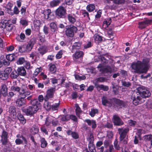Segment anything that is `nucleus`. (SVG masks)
<instances>
[{
    "label": "nucleus",
    "mask_w": 152,
    "mask_h": 152,
    "mask_svg": "<svg viewBox=\"0 0 152 152\" xmlns=\"http://www.w3.org/2000/svg\"><path fill=\"white\" fill-rule=\"evenodd\" d=\"M150 59L147 58H144L142 61L137 60L136 62H133L131 67L133 72L137 74H145L149 68Z\"/></svg>",
    "instance_id": "1"
},
{
    "label": "nucleus",
    "mask_w": 152,
    "mask_h": 152,
    "mask_svg": "<svg viewBox=\"0 0 152 152\" xmlns=\"http://www.w3.org/2000/svg\"><path fill=\"white\" fill-rule=\"evenodd\" d=\"M31 106H29L23 110V112L27 115L32 116L36 113L39 108L41 106V104L37 99H34L30 101Z\"/></svg>",
    "instance_id": "2"
},
{
    "label": "nucleus",
    "mask_w": 152,
    "mask_h": 152,
    "mask_svg": "<svg viewBox=\"0 0 152 152\" xmlns=\"http://www.w3.org/2000/svg\"><path fill=\"white\" fill-rule=\"evenodd\" d=\"M129 128H118V131L120 135L119 137V143L123 146L127 144L128 141V133L129 131Z\"/></svg>",
    "instance_id": "3"
},
{
    "label": "nucleus",
    "mask_w": 152,
    "mask_h": 152,
    "mask_svg": "<svg viewBox=\"0 0 152 152\" xmlns=\"http://www.w3.org/2000/svg\"><path fill=\"white\" fill-rule=\"evenodd\" d=\"M137 93L143 99L144 98L148 97L150 96L151 93L147 88L143 86H141L137 88Z\"/></svg>",
    "instance_id": "4"
},
{
    "label": "nucleus",
    "mask_w": 152,
    "mask_h": 152,
    "mask_svg": "<svg viewBox=\"0 0 152 152\" xmlns=\"http://www.w3.org/2000/svg\"><path fill=\"white\" fill-rule=\"evenodd\" d=\"M78 29L75 26L70 25L68 28H66L65 31V34L68 37H73L75 33L77 32Z\"/></svg>",
    "instance_id": "5"
},
{
    "label": "nucleus",
    "mask_w": 152,
    "mask_h": 152,
    "mask_svg": "<svg viewBox=\"0 0 152 152\" xmlns=\"http://www.w3.org/2000/svg\"><path fill=\"white\" fill-rule=\"evenodd\" d=\"M131 99L132 100L133 104L135 105H137L144 101V100L136 92H134L132 94Z\"/></svg>",
    "instance_id": "6"
},
{
    "label": "nucleus",
    "mask_w": 152,
    "mask_h": 152,
    "mask_svg": "<svg viewBox=\"0 0 152 152\" xmlns=\"http://www.w3.org/2000/svg\"><path fill=\"white\" fill-rule=\"evenodd\" d=\"M66 10L62 6H59L56 10V15L58 18H64L66 16Z\"/></svg>",
    "instance_id": "7"
},
{
    "label": "nucleus",
    "mask_w": 152,
    "mask_h": 152,
    "mask_svg": "<svg viewBox=\"0 0 152 152\" xmlns=\"http://www.w3.org/2000/svg\"><path fill=\"white\" fill-rule=\"evenodd\" d=\"M113 107L114 108H122L125 106V102L123 100L116 98H113Z\"/></svg>",
    "instance_id": "8"
},
{
    "label": "nucleus",
    "mask_w": 152,
    "mask_h": 152,
    "mask_svg": "<svg viewBox=\"0 0 152 152\" xmlns=\"http://www.w3.org/2000/svg\"><path fill=\"white\" fill-rule=\"evenodd\" d=\"M60 116L61 117V120L63 121H69L70 119L75 122H77L78 121L77 118V117L72 114L62 115Z\"/></svg>",
    "instance_id": "9"
},
{
    "label": "nucleus",
    "mask_w": 152,
    "mask_h": 152,
    "mask_svg": "<svg viewBox=\"0 0 152 152\" xmlns=\"http://www.w3.org/2000/svg\"><path fill=\"white\" fill-rule=\"evenodd\" d=\"M55 91L56 88L54 87L48 88L46 92V95L45 96V101L47 102L49 99L53 98Z\"/></svg>",
    "instance_id": "10"
},
{
    "label": "nucleus",
    "mask_w": 152,
    "mask_h": 152,
    "mask_svg": "<svg viewBox=\"0 0 152 152\" xmlns=\"http://www.w3.org/2000/svg\"><path fill=\"white\" fill-rule=\"evenodd\" d=\"M27 87L24 86L21 87V89L19 93V96L20 97L25 99V98L28 96L31 93L29 90H27Z\"/></svg>",
    "instance_id": "11"
},
{
    "label": "nucleus",
    "mask_w": 152,
    "mask_h": 152,
    "mask_svg": "<svg viewBox=\"0 0 152 152\" xmlns=\"http://www.w3.org/2000/svg\"><path fill=\"white\" fill-rule=\"evenodd\" d=\"M113 98L107 99L106 96H104L101 99L102 104L104 106H107L109 107H111L113 106Z\"/></svg>",
    "instance_id": "12"
},
{
    "label": "nucleus",
    "mask_w": 152,
    "mask_h": 152,
    "mask_svg": "<svg viewBox=\"0 0 152 152\" xmlns=\"http://www.w3.org/2000/svg\"><path fill=\"white\" fill-rule=\"evenodd\" d=\"M1 140L2 144L3 145H6L8 142V133L4 130H3L1 135Z\"/></svg>",
    "instance_id": "13"
},
{
    "label": "nucleus",
    "mask_w": 152,
    "mask_h": 152,
    "mask_svg": "<svg viewBox=\"0 0 152 152\" xmlns=\"http://www.w3.org/2000/svg\"><path fill=\"white\" fill-rule=\"evenodd\" d=\"M113 120L114 125L120 126L124 124V123L122 120L117 115H114Z\"/></svg>",
    "instance_id": "14"
},
{
    "label": "nucleus",
    "mask_w": 152,
    "mask_h": 152,
    "mask_svg": "<svg viewBox=\"0 0 152 152\" xmlns=\"http://www.w3.org/2000/svg\"><path fill=\"white\" fill-rule=\"evenodd\" d=\"M36 40L35 38H32L29 40L26 47V48L27 50L31 51L36 43Z\"/></svg>",
    "instance_id": "15"
},
{
    "label": "nucleus",
    "mask_w": 152,
    "mask_h": 152,
    "mask_svg": "<svg viewBox=\"0 0 152 152\" xmlns=\"http://www.w3.org/2000/svg\"><path fill=\"white\" fill-rule=\"evenodd\" d=\"M1 87L0 94H2L3 97H6L8 95V88L6 85L4 84H1Z\"/></svg>",
    "instance_id": "16"
},
{
    "label": "nucleus",
    "mask_w": 152,
    "mask_h": 152,
    "mask_svg": "<svg viewBox=\"0 0 152 152\" xmlns=\"http://www.w3.org/2000/svg\"><path fill=\"white\" fill-rule=\"evenodd\" d=\"M9 112L11 117L13 119L16 118L17 113L16 112V107L15 106H10L9 108Z\"/></svg>",
    "instance_id": "17"
},
{
    "label": "nucleus",
    "mask_w": 152,
    "mask_h": 152,
    "mask_svg": "<svg viewBox=\"0 0 152 152\" xmlns=\"http://www.w3.org/2000/svg\"><path fill=\"white\" fill-rule=\"evenodd\" d=\"M15 103L18 107H21L24 106L26 104V99L19 97L16 101Z\"/></svg>",
    "instance_id": "18"
},
{
    "label": "nucleus",
    "mask_w": 152,
    "mask_h": 152,
    "mask_svg": "<svg viewBox=\"0 0 152 152\" xmlns=\"http://www.w3.org/2000/svg\"><path fill=\"white\" fill-rule=\"evenodd\" d=\"M86 122L88 126H90L91 125V128L92 129H95L97 126L96 122L95 120H91L89 119H86L84 121Z\"/></svg>",
    "instance_id": "19"
},
{
    "label": "nucleus",
    "mask_w": 152,
    "mask_h": 152,
    "mask_svg": "<svg viewBox=\"0 0 152 152\" xmlns=\"http://www.w3.org/2000/svg\"><path fill=\"white\" fill-rule=\"evenodd\" d=\"M37 50L39 53L42 56L47 52V47L45 45L40 46L38 48Z\"/></svg>",
    "instance_id": "20"
},
{
    "label": "nucleus",
    "mask_w": 152,
    "mask_h": 152,
    "mask_svg": "<svg viewBox=\"0 0 152 152\" xmlns=\"http://www.w3.org/2000/svg\"><path fill=\"white\" fill-rule=\"evenodd\" d=\"M49 70V72L51 74H55L56 73L57 68L55 65L50 63L48 65Z\"/></svg>",
    "instance_id": "21"
},
{
    "label": "nucleus",
    "mask_w": 152,
    "mask_h": 152,
    "mask_svg": "<svg viewBox=\"0 0 152 152\" xmlns=\"http://www.w3.org/2000/svg\"><path fill=\"white\" fill-rule=\"evenodd\" d=\"M81 43L80 42H75L72 46L71 52L73 53L75 50L79 49L81 48Z\"/></svg>",
    "instance_id": "22"
},
{
    "label": "nucleus",
    "mask_w": 152,
    "mask_h": 152,
    "mask_svg": "<svg viewBox=\"0 0 152 152\" xmlns=\"http://www.w3.org/2000/svg\"><path fill=\"white\" fill-rule=\"evenodd\" d=\"M17 71L19 75L25 76L26 75V70L24 68L23 66L18 67Z\"/></svg>",
    "instance_id": "23"
},
{
    "label": "nucleus",
    "mask_w": 152,
    "mask_h": 152,
    "mask_svg": "<svg viewBox=\"0 0 152 152\" xmlns=\"http://www.w3.org/2000/svg\"><path fill=\"white\" fill-rule=\"evenodd\" d=\"M84 55V53L82 51H76L75 53L73 55V57L75 59H78L83 57Z\"/></svg>",
    "instance_id": "24"
},
{
    "label": "nucleus",
    "mask_w": 152,
    "mask_h": 152,
    "mask_svg": "<svg viewBox=\"0 0 152 152\" xmlns=\"http://www.w3.org/2000/svg\"><path fill=\"white\" fill-rule=\"evenodd\" d=\"M17 117L21 123L23 124L26 123V119L25 118L23 115L20 113H18Z\"/></svg>",
    "instance_id": "25"
},
{
    "label": "nucleus",
    "mask_w": 152,
    "mask_h": 152,
    "mask_svg": "<svg viewBox=\"0 0 152 152\" xmlns=\"http://www.w3.org/2000/svg\"><path fill=\"white\" fill-rule=\"evenodd\" d=\"M96 88L98 91L102 90L104 91H107L109 90V87L107 86H104L103 84L97 85Z\"/></svg>",
    "instance_id": "26"
},
{
    "label": "nucleus",
    "mask_w": 152,
    "mask_h": 152,
    "mask_svg": "<svg viewBox=\"0 0 152 152\" xmlns=\"http://www.w3.org/2000/svg\"><path fill=\"white\" fill-rule=\"evenodd\" d=\"M107 54H105L102 55H100L99 56L98 58L100 59L103 64H106L108 62V60L106 59L104 57V56H107Z\"/></svg>",
    "instance_id": "27"
},
{
    "label": "nucleus",
    "mask_w": 152,
    "mask_h": 152,
    "mask_svg": "<svg viewBox=\"0 0 152 152\" xmlns=\"http://www.w3.org/2000/svg\"><path fill=\"white\" fill-rule=\"evenodd\" d=\"M10 64V63L7 61L5 59H0V68L4 65L5 66H8Z\"/></svg>",
    "instance_id": "28"
},
{
    "label": "nucleus",
    "mask_w": 152,
    "mask_h": 152,
    "mask_svg": "<svg viewBox=\"0 0 152 152\" xmlns=\"http://www.w3.org/2000/svg\"><path fill=\"white\" fill-rule=\"evenodd\" d=\"M61 3L60 0H53L50 1V5L51 7H53L58 6Z\"/></svg>",
    "instance_id": "29"
},
{
    "label": "nucleus",
    "mask_w": 152,
    "mask_h": 152,
    "mask_svg": "<svg viewBox=\"0 0 152 152\" xmlns=\"http://www.w3.org/2000/svg\"><path fill=\"white\" fill-rule=\"evenodd\" d=\"M67 18L69 23L71 24H74L76 22V19L71 14H69L67 15Z\"/></svg>",
    "instance_id": "30"
},
{
    "label": "nucleus",
    "mask_w": 152,
    "mask_h": 152,
    "mask_svg": "<svg viewBox=\"0 0 152 152\" xmlns=\"http://www.w3.org/2000/svg\"><path fill=\"white\" fill-rule=\"evenodd\" d=\"M100 71L102 72L103 73H111L112 69L110 66H107L106 67H103L99 70Z\"/></svg>",
    "instance_id": "31"
},
{
    "label": "nucleus",
    "mask_w": 152,
    "mask_h": 152,
    "mask_svg": "<svg viewBox=\"0 0 152 152\" xmlns=\"http://www.w3.org/2000/svg\"><path fill=\"white\" fill-rule=\"evenodd\" d=\"M40 141L41 142V147L42 148H45L48 145V143L45 140V138L44 137H40Z\"/></svg>",
    "instance_id": "32"
},
{
    "label": "nucleus",
    "mask_w": 152,
    "mask_h": 152,
    "mask_svg": "<svg viewBox=\"0 0 152 152\" xmlns=\"http://www.w3.org/2000/svg\"><path fill=\"white\" fill-rule=\"evenodd\" d=\"M94 38L95 42L96 43L100 42L102 41V37L97 34L94 35Z\"/></svg>",
    "instance_id": "33"
},
{
    "label": "nucleus",
    "mask_w": 152,
    "mask_h": 152,
    "mask_svg": "<svg viewBox=\"0 0 152 152\" xmlns=\"http://www.w3.org/2000/svg\"><path fill=\"white\" fill-rule=\"evenodd\" d=\"M51 13V10L50 9L45 10H44L43 13L44 15L45 19H48L50 17V15Z\"/></svg>",
    "instance_id": "34"
},
{
    "label": "nucleus",
    "mask_w": 152,
    "mask_h": 152,
    "mask_svg": "<svg viewBox=\"0 0 152 152\" xmlns=\"http://www.w3.org/2000/svg\"><path fill=\"white\" fill-rule=\"evenodd\" d=\"M6 58L8 61H12L15 60L16 57L15 55L12 54H9L7 55L6 56Z\"/></svg>",
    "instance_id": "35"
},
{
    "label": "nucleus",
    "mask_w": 152,
    "mask_h": 152,
    "mask_svg": "<svg viewBox=\"0 0 152 152\" xmlns=\"http://www.w3.org/2000/svg\"><path fill=\"white\" fill-rule=\"evenodd\" d=\"M8 78L7 75L4 71H0V78L3 80H6Z\"/></svg>",
    "instance_id": "36"
},
{
    "label": "nucleus",
    "mask_w": 152,
    "mask_h": 152,
    "mask_svg": "<svg viewBox=\"0 0 152 152\" xmlns=\"http://www.w3.org/2000/svg\"><path fill=\"white\" fill-rule=\"evenodd\" d=\"M18 76V72L15 69L12 72L10 75V77L12 79L17 78Z\"/></svg>",
    "instance_id": "37"
},
{
    "label": "nucleus",
    "mask_w": 152,
    "mask_h": 152,
    "mask_svg": "<svg viewBox=\"0 0 152 152\" xmlns=\"http://www.w3.org/2000/svg\"><path fill=\"white\" fill-rule=\"evenodd\" d=\"M50 27L51 31L53 32H54L57 31V26L55 23L54 22L51 23L50 25Z\"/></svg>",
    "instance_id": "38"
},
{
    "label": "nucleus",
    "mask_w": 152,
    "mask_h": 152,
    "mask_svg": "<svg viewBox=\"0 0 152 152\" xmlns=\"http://www.w3.org/2000/svg\"><path fill=\"white\" fill-rule=\"evenodd\" d=\"M35 84L37 85L38 87L39 88H44V85L43 83H39V80L37 78H34V79Z\"/></svg>",
    "instance_id": "39"
},
{
    "label": "nucleus",
    "mask_w": 152,
    "mask_h": 152,
    "mask_svg": "<svg viewBox=\"0 0 152 152\" xmlns=\"http://www.w3.org/2000/svg\"><path fill=\"white\" fill-rule=\"evenodd\" d=\"M95 6L94 4H89L86 7V9L89 12L93 11L95 9Z\"/></svg>",
    "instance_id": "40"
},
{
    "label": "nucleus",
    "mask_w": 152,
    "mask_h": 152,
    "mask_svg": "<svg viewBox=\"0 0 152 152\" xmlns=\"http://www.w3.org/2000/svg\"><path fill=\"white\" fill-rule=\"evenodd\" d=\"M60 104V102L59 101L58 103H55L51 105V109L52 111L58 110L59 108Z\"/></svg>",
    "instance_id": "41"
},
{
    "label": "nucleus",
    "mask_w": 152,
    "mask_h": 152,
    "mask_svg": "<svg viewBox=\"0 0 152 152\" xmlns=\"http://www.w3.org/2000/svg\"><path fill=\"white\" fill-rule=\"evenodd\" d=\"M98 110L97 109L91 108L89 114L91 117H94L96 114L98 113Z\"/></svg>",
    "instance_id": "42"
},
{
    "label": "nucleus",
    "mask_w": 152,
    "mask_h": 152,
    "mask_svg": "<svg viewBox=\"0 0 152 152\" xmlns=\"http://www.w3.org/2000/svg\"><path fill=\"white\" fill-rule=\"evenodd\" d=\"M38 36L39 40L41 43H43L45 41V37L44 35L42 34L40 32H39Z\"/></svg>",
    "instance_id": "43"
},
{
    "label": "nucleus",
    "mask_w": 152,
    "mask_h": 152,
    "mask_svg": "<svg viewBox=\"0 0 152 152\" xmlns=\"http://www.w3.org/2000/svg\"><path fill=\"white\" fill-rule=\"evenodd\" d=\"M44 106L45 110L47 111H49L51 109V105L50 103L48 101L45 102Z\"/></svg>",
    "instance_id": "44"
},
{
    "label": "nucleus",
    "mask_w": 152,
    "mask_h": 152,
    "mask_svg": "<svg viewBox=\"0 0 152 152\" xmlns=\"http://www.w3.org/2000/svg\"><path fill=\"white\" fill-rule=\"evenodd\" d=\"M121 83L122 85L125 88H127L131 86V83L129 81H126L125 80H122Z\"/></svg>",
    "instance_id": "45"
},
{
    "label": "nucleus",
    "mask_w": 152,
    "mask_h": 152,
    "mask_svg": "<svg viewBox=\"0 0 152 152\" xmlns=\"http://www.w3.org/2000/svg\"><path fill=\"white\" fill-rule=\"evenodd\" d=\"M6 28L5 29L8 31H10L12 30V28L11 27L12 24L10 23V22L9 20H7V22H6Z\"/></svg>",
    "instance_id": "46"
},
{
    "label": "nucleus",
    "mask_w": 152,
    "mask_h": 152,
    "mask_svg": "<svg viewBox=\"0 0 152 152\" xmlns=\"http://www.w3.org/2000/svg\"><path fill=\"white\" fill-rule=\"evenodd\" d=\"M144 139L146 141H150L151 145V146H152V135H145L144 136Z\"/></svg>",
    "instance_id": "47"
},
{
    "label": "nucleus",
    "mask_w": 152,
    "mask_h": 152,
    "mask_svg": "<svg viewBox=\"0 0 152 152\" xmlns=\"http://www.w3.org/2000/svg\"><path fill=\"white\" fill-rule=\"evenodd\" d=\"M75 112L77 116L78 117H80V114L82 112V111L79 106L76 107L75 110Z\"/></svg>",
    "instance_id": "48"
},
{
    "label": "nucleus",
    "mask_w": 152,
    "mask_h": 152,
    "mask_svg": "<svg viewBox=\"0 0 152 152\" xmlns=\"http://www.w3.org/2000/svg\"><path fill=\"white\" fill-rule=\"evenodd\" d=\"M18 48L19 51L21 53L25 52L26 50H27L24 45L18 46Z\"/></svg>",
    "instance_id": "49"
},
{
    "label": "nucleus",
    "mask_w": 152,
    "mask_h": 152,
    "mask_svg": "<svg viewBox=\"0 0 152 152\" xmlns=\"http://www.w3.org/2000/svg\"><path fill=\"white\" fill-rule=\"evenodd\" d=\"M10 89L12 91L19 93L21 89V88L18 86H13L11 87Z\"/></svg>",
    "instance_id": "50"
},
{
    "label": "nucleus",
    "mask_w": 152,
    "mask_h": 152,
    "mask_svg": "<svg viewBox=\"0 0 152 152\" xmlns=\"http://www.w3.org/2000/svg\"><path fill=\"white\" fill-rule=\"evenodd\" d=\"M51 122L50 118L48 117H47L45 119V125L48 127L50 126Z\"/></svg>",
    "instance_id": "51"
},
{
    "label": "nucleus",
    "mask_w": 152,
    "mask_h": 152,
    "mask_svg": "<svg viewBox=\"0 0 152 152\" xmlns=\"http://www.w3.org/2000/svg\"><path fill=\"white\" fill-rule=\"evenodd\" d=\"M25 61V60L24 57H20L17 60L16 63L18 64L21 65L24 63Z\"/></svg>",
    "instance_id": "52"
},
{
    "label": "nucleus",
    "mask_w": 152,
    "mask_h": 152,
    "mask_svg": "<svg viewBox=\"0 0 152 152\" xmlns=\"http://www.w3.org/2000/svg\"><path fill=\"white\" fill-rule=\"evenodd\" d=\"M16 137H17L18 138H21L23 140L24 144L26 145H27V140H26V137L23 135H20V134H18L16 135Z\"/></svg>",
    "instance_id": "53"
},
{
    "label": "nucleus",
    "mask_w": 152,
    "mask_h": 152,
    "mask_svg": "<svg viewBox=\"0 0 152 152\" xmlns=\"http://www.w3.org/2000/svg\"><path fill=\"white\" fill-rule=\"evenodd\" d=\"M111 22V19L110 18L107 20H104L103 22V26H105V27H107L110 25Z\"/></svg>",
    "instance_id": "54"
},
{
    "label": "nucleus",
    "mask_w": 152,
    "mask_h": 152,
    "mask_svg": "<svg viewBox=\"0 0 152 152\" xmlns=\"http://www.w3.org/2000/svg\"><path fill=\"white\" fill-rule=\"evenodd\" d=\"M113 92L115 95H118L119 93V87L118 86H113Z\"/></svg>",
    "instance_id": "55"
},
{
    "label": "nucleus",
    "mask_w": 152,
    "mask_h": 152,
    "mask_svg": "<svg viewBox=\"0 0 152 152\" xmlns=\"http://www.w3.org/2000/svg\"><path fill=\"white\" fill-rule=\"evenodd\" d=\"M75 78L76 80H85L86 78V77L84 75L80 76L78 75H75Z\"/></svg>",
    "instance_id": "56"
},
{
    "label": "nucleus",
    "mask_w": 152,
    "mask_h": 152,
    "mask_svg": "<svg viewBox=\"0 0 152 152\" xmlns=\"http://www.w3.org/2000/svg\"><path fill=\"white\" fill-rule=\"evenodd\" d=\"M71 136L72 137L75 139H77L79 138V135L78 133L75 131L73 132Z\"/></svg>",
    "instance_id": "57"
},
{
    "label": "nucleus",
    "mask_w": 152,
    "mask_h": 152,
    "mask_svg": "<svg viewBox=\"0 0 152 152\" xmlns=\"http://www.w3.org/2000/svg\"><path fill=\"white\" fill-rule=\"evenodd\" d=\"M63 54V50H59L56 55V58L58 59H60L62 57Z\"/></svg>",
    "instance_id": "58"
},
{
    "label": "nucleus",
    "mask_w": 152,
    "mask_h": 152,
    "mask_svg": "<svg viewBox=\"0 0 152 152\" xmlns=\"http://www.w3.org/2000/svg\"><path fill=\"white\" fill-rule=\"evenodd\" d=\"M12 71V69L11 67H7L5 70L4 71L6 74L8 76L9 75L10 73Z\"/></svg>",
    "instance_id": "59"
},
{
    "label": "nucleus",
    "mask_w": 152,
    "mask_h": 152,
    "mask_svg": "<svg viewBox=\"0 0 152 152\" xmlns=\"http://www.w3.org/2000/svg\"><path fill=\"white\" fill-rule=\"evenodd\" d=\"M129 125L131 126H134L136 124V122L135 121H133L132 119H130L128 121Z\"/></svg>",
    "instance_id": "60"
},
{
    "label": "nucleus",
    "mask_w": 152,
    "mask_h": 152,
    "mask_svg": "<svg viewBox=\"0 0 152 152\" xmlns=\"http://www.w3.org/2000/svg\"><path fill=\"white\" fill-rule=\"evenodd\" d=\"M96 81L99 83L103 82L106 81V79L105 77H100L96 79Z\"/></svg>",
    "instance_id": "61"
},
{
    "label": "nucleus",
    "mask_w": 152,
    "mask_h": 152,
    "mask_svg": "<svg viewBox=\"0 0 152 152\" xmlns=\"http://www.w3.org/2000/svg\"><path fill=\"white\" fill-rule=\"evenodd\" d=\"M7 22V20H4V21H2L0 23V27L3 28V29H5L6 28V22Z\"/></svg>",
    "instance_id": "62"
},
{
    "label": "nucleus",
    "mask_w": 152,
    "mask_h": 152,
    "mask_svg": "<svg viewBox=\"0 0 152 152\" xmlns=\"http://www.w3.org/2000/svg\"><path fill=\"white\" fill-rule=\"evenodd\" d=\"M43 31L45 35H47L49 33V28L45 25L43 28Z\"/></svg>",
    "instance_id": "63"
},
{
    "label": "nucleus",
    "mask_w": 152,
    "mask_h": 152,
    "mask_svg": "<svg viewBox=\"0 0 152 152\" xmlns=\"http://www.w3.org/2000/svg\"><path fill=\"white\" fill-rule=\"evenodd\" d=\"M41 24V22L40 20H34V24L36 27H39Z\"/></svg>",
    "instance_id": "64"
}]
</instances>
